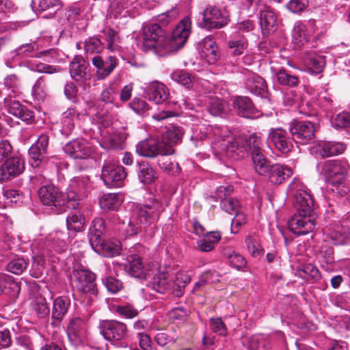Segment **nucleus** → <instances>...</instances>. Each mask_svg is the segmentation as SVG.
Returning a JSON list of instances; mask_svg holds the SVG:
<instances>
[{
	"instance_id": "obj_42",
	"label": "nucleus",
	"mask_w": 350,
	"mask_h": 350,
	"mask_svg": "<svg viewBox=\"0 0 350 350\" xmlns=\"http://www.w3.org/2000/svg\"><path fill=\"white\" fill-rule=\"evenodd\" d=\"M37 44L36 43H29L22 44L19 47L15 49V51L18 53L20 58L22 59L25 57H33L36 56L37 57H42L43 56L46 55L49 53H51L53 50H47L39 52L38 53H35L37 49Z\"/></svg>"
},
{
	"instance_id": "obj_6",
	"label": "nucleus",
	"mask_w": 350,
	"mask_h": 350,
	"mask_svg": "<svg viewBox=\"0 0 350 350\" xmlns=\"http://www.w3.org/2000/svg\"><path fill=\"white\" fill-rule=\"evenodd\" d=\"M349 165L346 160H329L322 166L321 173L329 183L328 191L342 198L349 191L350 180H345L349 174Z\"/></svg>"
},
{
	"instance_id": "obj_19",
	"label": "nucleus",
	"mask_w": 350,
	"mask_h": 350,
	"mask_svg": "<svg viewBox=\"0 0 350 350\" xmlns=\"http://www.w3.org/2000/svg\"><path fill=\"white\" fill-rule=\"evenodd\" d=\"M75 278L76 288L85 293H94L96 286L95 275L87 269L75 270L73 272Z\"/></svg>"
},
{
	"instance_id": "obj_49",
	"label": "nucleus",
	"mask_w": 350,
	"mask_h": 350,
	"mask_svg": "<svg viewBox=\"0 0 350 350\" xmlns=\"http://www.w3.org/2000/svg\"><path fill=\"white\" fill-rule=\"evenodd\" d=\"M297 273L299 277L307 281L317 280L320 278L319 269L312 264L304 265L297 269Z\"/></svg>"
},
{
	"instance_id": "obj_4",
	"label": "nucleus",
	"mask_w": 350,
	"mask_h": 350,
	"mask_svg": "<svg viewBox=\"0 0 350 350\" xmlns=\"http://www.w3.org/2000/svg\"><path fill=\"white\" fill-rule=\"evenodd\" d=\"M68 234L57 230L49 234L44 243H38L32 245L33 262L30 274L36 278H40L45 269L46 259L49 262H56L58 258L51 254L49 248H53L57 253L64 252L68 248Z\"/></svg>"
},
{
	"instance_id": "obj_24",
	"label": "nucleus",
	"mask_w": 350,
	"mask_h": 350,
	"mask_svg": "<svg viewBox=\"0 0 350 350\" xmlns=\"http://www.w3.org/2000/svg\"><path fill=\"white\" fill-rule=\"evenodd\" d=\"M24 170L25 160L21 156L10 158L1 167V175L3 178L6 179L20 175Z\"/></svg>"
},
{
	"instance_id": "obj_37",
	"label": "nucleus",
	"mask_w": 350,
	"mask_h": 350,
	"mask_svg": "<svg viewBox=\"0 0 350 350\" xmlns=\"http://www.w3.org/2000/svg\"><path fill=\"white\" fill-rule=\"evenodd\" d=\"M191 276L185 271H180L176 273L175 279L172 283V293L174 296L180 297L183 294L187 284L190 282Z\"/></svg>"
},
{
	"instance_id": "obj_31",
	"label": "nucleus",
	"mask_w": 350,
	"mask_h": 350,
	"mask_svg": "<svg viewBox=\"0 0 350 350\" xmlns=\"http://www.w3.org/2000/svg\"><path fill=\"white\" fill-rule=\"evenodd\" d=\"M304 63L309 72L319 74L323 71L325 66V57L314 53L306 54Z\"/></svg>"
},
{
	"instance_id": "obj_48",
	"label": "nucleus",
	"mask_w": 350,
	"mask_h": 350,
	"mask_svg": "<svg viewBox=\"0 0 350 350\" xmlns=\"http://www.w3.org/2000/svg\"><path fill=\"white\" fill-rule=\"evenodd\" d=\"M67 229L69 231H82L85 225V217L81 213H73L66 218Z\"/></svg>"
},
{
	"instance_id": "obj_56",
	"label": "nucleus",
	"mask_w": 350,
	"mask_h": 350,
	"mask_svg": "<svg viewBox=\"0 0 350 350\" xmlns=\"http://www.w3.org/2000/svg\"><path fill=\"white\" fill-rule=\"evenodd\" d=\"M104 39L106 42L107 49L111 52L118 50L119 46L117 42V33L111 29H106L103 31Z\"/></svg>"
},
{
	"instance_id": "obj_14",
	"label": "nucleus",
	"mask_w": 350,
	"mask_h": 350,
	"mask_svg": "<svg viewBox=\"0 0 350 350\" xmlns=\"http://www.w3.org/2000/svg\"><path fill=\"white\" fill-rule=\"evenodd\" d=\"M63 149L66 154L75 159H88L94 151L92 144L83 138H77L68 142Z\"/></svg>"
},
{
	"instance_id": "obj_62",
	"label": "nucleus",
	"mask_w": 350,
	"mask_h": 350,
	"mask_svg": "<svg viewBox=\"0 0 350 350\" xmlns=\"http://www.w3.org/2000/svg\"><path fill=\"white\" fill-rule=\"evenodd\" d=\"M7 287L12 290L14 295L18 294L20 291L18 284L13 282L9 276L0 275V295Z\"/></svg>"
},
{
	"instance_id": "obj_28",
	"label": "nucleus",
	"mask_w": 350,
	"mask_h": 350,
	"mask_svg": "<svg viewBox=\"0 0 350 350\" xmlns=\"http://www.w3.org/2000/svg\"><path fill=\"white\" fill-rule=\"evenodd\" d=\"M145 94L149 100L155 104H161L167 98L169 91L164 84L154 81L146 86Z\"/></svg>"
},
{
	"instance_id": "obj_25",
	"label": "nucleus",
	"mask_w": 350,
	"mask_h": 350,
	"mask_svg": "<svg viewBox=\"0 0 350 350\" xmlns=\"http://www.w3.org/2000/svg\"><path fill=\"white\" fill-rule=\"evenodd\" d=\"M124 269L131 276L139 279H145L148 275L142 258L137 254L127 256L126 261L124 264Z\"/></svg>"
},
{
	"instance_id": "obj_10",
	"label": "nucleus",
	"mask_w": 350,
	"mask_h": 350,
	"mask_svg": "<svg viewBox=\"0 0 350 350\" xmlns=\"http://www.w3.org/2000/svg\"><path fill=\"white\" fill-rule=\"evenodd\" d=\"M262 142L256 135H251L249 137L250 150L252 152L254 167L260 175L266 176L271 168L268 159L262 152Z\"/></svg>"
},
{
	"instance_id": "obj_21",
	"label": "nucleus",
	"mask_w": 350,
	"mask_h": 350,
	"mask_svg": "<svg viewBox=\"0 0 350 350\" xmlns=\"http://www.w3.org/2000/svg\"><path fill=\"white\" fill-rule=\"evenodd\" d=\"M70 73L71 77L77 81L85 83L91 78V74L88 69V64L79 55L75 56L70 62Z\"/></svg>"
},
{
	"instance_id": "obj_26",
	"label": "nucleus",
	"mask_w": 350,
	"mask_h": 350,
	"mask_svg": "<svg viewBox=\"0 0 350 350\" xmlns=\"http://www.w3.org/2000/svg\"><path fill=\"white\" fill-rule=\"evenodd\" d=\"M293 174V169L289 166L275 163L271 164V168L266 176L272 184L280 185L289 178Z\"/></svg>"
},
{
	"instance_id": "obj_12",
	"label": "nucleus",
	"mask_w": 350,
	"mask_h": 350,
	"mask_svg": "<svg viewBox=\"0 0 350 350\" xmlns=\"http://www.w3.org/2000/svg\"><path fill=\"white\" fill-rule=\"evenodd\" d=\"M293 141L287 131L281 128L270 129L267 137L268 146L284 154L291 150L293 147Z\"/></svg>"
},
{
	"instance_id": "obj_41",
	"label": "nucleus",
	"mask_w": 350,
	"mask_h": 350,
	"mask_svg": "<svg viewBox=\"0 0 350 350\" xmlns=\"http://www.w3.org/2000/svg\"><path fill=\"white\" fill-rule=\"evenodd\" d=\"M31 6L35 12H55L61 8V3L59 0H31Z\"/></svg>"
},
{
	"instance_id": "obj_18",
	"label": "nucleus",
	"mask_w": 350,
	"mask_h": 350,
	"mask_svg": "<svg viewBox=\"0 0 350 350\" xmlns=\"http://www.w3.org/2000/svg\"><path fill=\"white\" fill-rule=\"evenodd\" d=\"M259 6L260 25L264 35L274 32L278 27L277 16L269 7L262 5Z\"/></svg>"
},
{
	"instance_id": "obj_1",
	"label": "nucleus",
	"mask_w": 350,
	"mask_h": 350,
	"mask_svg": "<svg viewBox=\"0 0 350 350\" xmlns=\"http://www.w3.org/2000/svg\"><path fill=\"white\" fill-rule=\"evenodd\" d=\"M191 28V20L185 17L176 26L169 38L159 25L147 24L143 27L142 34L137 39V45L144 51L153 50L158 56H165L184 46L190 35Z\"/></svg>"
},
{
	"instance_id": "obj_7",
	"label": "nucleus",
	"mask_w": 350,
	"mask_h": 350,
	"mask_svg": "<svg viewBox=\"0 0 350 350\" xmlns=\"http://www.w3.org/2000/svg\"><path fill=\"white\" fill-rule=\"evenodd\" d=\"M202 21L199 26L206 29H220L229 22V13L215 6H208L200 13Z\"/></svg>"
},
{
	"instance_id": "obj_45",
	"label": "nucleus",
	"mask_w": 350,
	"mask_h": 350,
	"mask_svg": "<svg viewBox=\"0 0 350 350\" xmlns=\"http://www.w3.org/2000/svg\"><path fill=\"white\" fill-rule=\"evenodd\" d=\"M138 168V178L141 183L150 184L156 178L154 170L148 163H139Z\"/></svg>"
},
{
	"instance_id": "obj_17",
	"label": "nucleus",
	"mask_w": 350,
	"mask_h": 350,
	"mask_svg": "<svg viewBox=\"0 0 350 350\" xmlns=\"http://www.w3.org/2000/svg\"><path fill=\"white\" fill-rule=\"evenodd\" d=\"M183 135V129L178 126H173L164 131L159 137L161 144L163 145V155H171L174 153L173 146L178 143Z\"/></svg>"
},
{
	"instance_id": "obj_58",
	"label": "nucleus",
	"mask_w": 350,
	"mask_h": 350,
	"mask_svg": "<svg viewBox=\"0 0 350 350\" xmlns=\"http://www.w3.org/2000/svg\"><path fill=\"white\" fill-rule=\"evenodd\" d=\"M82 195L80 193H78L74 189H71V187H68L67 189L66 195H64V198L66 200V206L65 209L66 208L70 209H75L79 206V196Z\"/></svg>"
},
{
	"instance_id": "obj_35",
	"label": "nucleus",
	"mask_w": 350,
	"mask_h": 350,
	"mask_svg": "<svg viewBox=\"0 0 350 350\" xmlns=\"http://www.w3.org/2000/svg\"><path fill=\"white\" fill-rule=\"evenodd\" d=\"M123 196L122 193H109L103 195L100 198L99 204L103 210L116 211L122 204Z\"/></svg>"
},
{
	"instance_id": "obj_9",
	"label": "nucleus",
	"mask_w": 350,
	"mask_h": 350,
	"mask_svg": "<svg viewBox=\"0 0 350 350\" xmlns=\"http://www.w3.org/2000/svg\"><path fill=\"white\" fill-rule=\"evenodd\" d=\"M38 196L44 204L54 206L57 213L65 211L64 194L53 185L49 184L41 187L38 191Z\"/></svg>"
},
{
	"instance_id": "obj_34",
	"label": "nucleus",
	"mask_w": 350,
	"mask_h": 350,
	"mask_svg": "<svg viewBox=\"0 0 350 350\" xmlns=\"http://www.w3.org/2000/svg\"><path fill=\"white\" fill-rule=\"evenodd\" d=\"M8 111L10 114L24 122H29L34 117L33 111L16 100L10 102L8 105Z\"/></svg>"
},
{
	"instance_id": "obj_61",
	"label": "nucleus",
	"mask_w": 350,
	"mask_h": 350,
	"mask_svg": "<svg viewBox=\"0 0 350 350\" xmlns=\"http://www.w3.org/2000/svg\"><path fill=\"white\" fill-rule=\"evenodd\" d=\"M27 263L23 258H16L10 262L7 270L14 274L19 275L27 268Z\"/></svg>"
},
{
	"instance_id": "obj_40",
	"label": "nucleus",
	"mask_w": 350,
	"mask_h": 350,
	"mask_svg": "<svg viewBox=\"0 0 350 350\" xmlns=\"http://www.w3.org/2000/svg\"><path fill=\"white\" fill-rule=\"evenodd\" d=\"M292 38L293 42L297 46H303L308 42L309 36L306 30V27L301 21L295 23L292 31Z\"/></svg>"
},
{
	"instance_id": "obj_15",
	"label": "nucleus",
	"mask_w": 350,
	"mask_h": 350,
	"mask_svg": "<svg viewBox=\"0 0 350 350\" xmlns=\"http://www.w3.org/2000/svg\"><path fill=\"white\" fill-rule=\"evenodd\" d=\"M91 60L93 66L96 68V76L98 80L107 78L118 66V59L112 55L104 59L100 55H95L91 57Z\"/></svg>"
},
{
	"instance_id": "obj_46",
	"label": "nucleus",
	"mask_w": 350,
	"mask_h": 350,
	"mask_svg": "<svg viewBox=\"0 0 350 350\" xmlns=\"http://www.w3.org/2000/svg\"><path fill=\"white\" fill-rule=\"evenodd\" d=\"M208 110L212 116H221L227 113L228 106L226 103L221 99L211 97L208 103Z\"/></svg>"
},
{
	"instance_id": "obj_29",
	"label": "nucleus",
	"mask_w": 350,
	"mask_h": 350,
	"mask_svg": "<svg viewBox=\"0 0 350 350\" xmlns=\"http://www.w3.org/2000/svg\"><path fill=\"white\" fill-rule=\"evenodd\" d=\"M168 271L165 268L159 267L150 282V286L156 292L165 293L172 285L168 280Z\"/></svg>"
},
{
	"instance_id": "obj_50",
	"label": "nucleus",
	"mask_w": 350,
	"mask_h": 350,
	"mask_svg": "<svg viewBox=\"0 0 350 350\" xmlns=\"http://www.w3.org/2000/svg\"><path fill=\"white\" fill-rule=\"evenodd\" d=\"M171 79L182 85L189 88L193 81V77L185 70H178L171 74Z\"/></svg>"
},
{
	"instance_id": "obj_60",
	"label": "nucleus",
	"mask_w": 350,
	"mask_h": 350,
	"mask_svg": "<svg viewBox=\"0 0 350 350\" xmlns=\"http://www.w3.org/2000/svg\"><path fill=\"white\" fill-rule=\"evenodd\" d=\"M209 325L211 330L220 336H226L228 334L227 327L221 318L210 319Z\"/></svg>"
},
{
	"instance_id": "obj_2",
	"label": "nucleus",
	"mask_w": 350,
	"mask_h": 350,
	"mask_svg": "<svg viewBox=\"0 0 350 350\" xmlns=\"http://www.w3.org/2000/svg\"><path fill=\"white\" fill-rule=\"evenodd\" d=\"M287 193L293 198L297 207L296 213L288 221L290 230L298 235L312 232L316 226V217L310 191L299 178H295L288 187Z\"/></svg>"
},
{
	"instance_id": "obj_59",
	"label": "nucleus",
	"mask_w": 350,
	"mask_h": 350,
	"mask_svg": "<svg viewBox=\"0 0 350 350\" xmlns=\"http://www.w3.org/2000/svg\"><path fill=\"white\" fill-rule=\"evenodd\" d=\"M220 206L225 212L233 214L240 209V203L232 198H224L221 200Z\"/></svg>"
},
{
	"instance_id": "obj_3",
	"label": "nucleus",
	"mask_w": 350,
	"mask_h": 350,
	"mask_svg": "<svg viewBox=\"0 0 350 350\" xmlns=\"http://www.w3.org/2000/svg\"><path fill=\"white\" fill-rule=\"evenodd\" d=\"M199 138L211 141L212 149L217 157L226 156L232 160H239L247 155L249 139L234 137L227 126L218 125L202 126Z\"/></svg>"
},
{
	"instance_id": "obj_23",
	"label": "nucleus",
	"mask_w": 350,
	"mask_h": 350,
	"mask_svg": "<svg viewBox=\"0 0 350 350\" xmlns=\"http://www.w3.org/2000/svg\"><path fill=\"white\" fill-rule=\"evenodd\" d=\"M66 332L72 343L75 345L81 343L85 338L86 333L84 321L78 317L70 319L66 329Z\"/></svg>"
},
{
	"instance_id": "obj_44",
	"label": "nucleus",
	"mask_w": 350,
	"mask_h": 350,
	"mask_svg": "<svg viewBox=\"0 0 350 350\" xmlns=\"http://www.w3.org/2000/svg\"><path fill=\"white\" fill-rule=\"evenodd\" d=\"M44 340L40 335H37L33 338L28 336H21L16 339V343L18 346V350H36L38 347V344Z\"/></svg>"
},
{
	"instance_id": "obj_51",
	"label": "nucleus",
	"mask_w": 350,
	"mask_h": 350,
	"mask_svg": "<svg viewBox=\"0 0 350 350\" xmlns=\"http://www.w3.org/2000/svg\"><path fill=\"white\" fill-rule=\"evenodd\" d=\"M161 157L158 160V165L161 169L170 174H175L179 172L178 164L167 157V155L161 154Z\"/></svg>"
},
{
	"instance_id": "obj_13",
	"label": "nucleus",
	"mask_w": 350,
	"mask_h": 350,
	"mask_svg": "<svg viewBox=\"0 0 350 350\" xmlns=\"http://www.w3.org/2000/svg\"><path fill=\"white\" fill-rule=\"evenodd\" d=\"M126 177L124 168L114 163H105L102 169L101 178L107 187H120Z\"/></svg>"
},
{
	"instance_id": "obj_53",
	"label": "nucleus",
	"mask_w": 350,
	"mask_h": 350,
	"mask_svg": "<svg viewBox=\"0 0 350 350\" xmlns=\"http://www.w3.org/2000/svg\"><path fill=\"white\" fill-rule=\"evenodd\" d=\"M331 124L335 129H350V113L342 112L331 119Z\"/></svg>"
},
{
	"instance_id": "obj_63",
	"label": "nucleus",
	"mask_w": 350,
	"mask_h": 350,
	"mask_svg": "<svg viewBox=\"0 0 350 350\" xmlns=\"http://www.w3.org/2000/svg\"><path fill=\"white\" fill-rule=\"evenodd\" d=\"M308 0H291L286 4V8L292 13L300 14L308 6Z\"/></svg>"
},
{
	"instance_id": "obj_47",
	"label": "nucleus",
	"mask_w": 350,
	"mask_h": 350,
	"mask_svg": "<svg viewBox=\"0 0 350 350\" xmlns=\"http://www.w3.org/2000/svg\"><path fill=\"white\" fill-rule=\"evenodd\" d=\"M31 307L39 317H45L49 314V306L46 299L42 296L36 297L31 301Z\"/></svg>"
},
{
	"instance_id": "obj_38",
	"label": "nucleus",
	"mask_w": 350,
	"mask_h": 350,
	"mask_svg": "<svg viewBox=\"0 0 350 350\" xmlns=\"http://www.w3.org/2000/svg\"><path fill=\"white\" fill-rule=\"evenodd\" d=\"M222 254L228 260L229 264L237 269L246 266L247 262L245 258L231 247H226L223 250Z\"/></svg>"
},
{
	"instance_id": "obj_39",
	"label": "nucleus",
	"mask_w": 350,
	"mask_h": 350,
	"mask_svg": "<svg viewBox=\"0 0 350 350\" xmlns=\"http://www.w3.org/2000/svg\"><path fill=\"white\" fill-rule=\"evenodd\" d=\"M70 300L66 297H58L53 301L52 308V318L58 321H62L67 314Z\"/></svg>"
},
{
	"instance_id": "obj_32",
	"label": "nucleus",
	"mask_w": 350,
	"mask_h": 350,
	"mask_svg": "<svg viewBox=\"0 0 350 350\" xmlns=\"http://www.w3.org/2000/svg\"><path fill=\"white\" fill-rule=\"evenodd\" d=\"M327 238L334 245H343L349 237L348 229L340 224L328 228L326 232Z\"/></svg>"
},
{
	"instance_id": "obj_8",
	"label": "nucleus",
	"mask_w": 350,
	"mask_h": 350,
	"mask_svg": "<svg viewBox=\"0 0 350 350\" xmlns=\"http://www.w3.org/2000/svg\"><path fill=\"white\" fill-rule=\"evenodd\" d=\"M100 333L113 345L124 340L127 336L126 325L115 320H105L99 323Z\"/></svg>"
},
{
	"instance_id": "obj_36",
	"label": "nucleus",
	"mask_w": 350,
	"mask_h": 350,
	"mask_svg": "<svg viewBox=\"0 0 350 350\" xmlns=\"http://www.w3.org/2000/svg\"><path fill=\"white\" fill-rule=\"evenodd\" d=\"M346 146L340 142H324L319 144L318 151L323 157H329L342 154Z\"/></svg>"
},
{
	"instance_id": "obj_16",
	"label": "nucleus",
	"mask_w": 350,
	"mask_h": 350,
	"mask_svg": "<svg viewBox=\"0 0 350 350\" xmlns=\"http://www.w3.org/2000/svg\"><path fill=\"white\" fill-rule=\"evenodd\" d=\"M137 153L142 157L154 158L164 152L159 137H149L139 142L136 146Z\"/></svg>"
},
{
	"instance_id": "obj_11",
	"label": "nucleus",
	"mask_w": 350,
	"mask_h": 350,
	"mask_svg": "<svg viewBox=\"0 0 350 350\" xmlns=\"http://www.w3.org/2000/svg\"><path fill=\"white\" fill-rule=\"evenodd\" d=\"M288 129L293 140L297 143L308 144L314 139L316 128L311 122L293 120L290 122Z\"/></svg>"
},
{
	"instance_id": "obj_64",
	"label": "nucleus",
	"mask_w": 350,
	"mask_h": 350,
	"mask_svg": "<svg viewBox=\"0 0 350 350\" xmlns=\"http://www.w3.org/2000/svg\"><path fill=\"white\" fill-rule=\"evenodd\" d=\"M129 107L136 113L143 115L147 112L150 107L148 104L144 100L139 98H134L129 103Z\"/></svg>"
},
{
	"instance_id": "obj_54",
	"label": "nucleus",
	"mask_w": 350,
	"mask_h": 350,
	"mask_svg": "<svg viewBox=\"0 0 350 350\" xmlns=\"http://www.w3.org/2000/svg\"><path fill=\"white\" fill-rule=\"evenodd\" d=\"M228 46L234 55H242L247 46V42L244 37L234 38L229 41Z\"/></svg>"
},
{
	"instance_id": "obj_43",
	"label": "nucleus",
	"mask_w": 350,
	"mask_h": 350,
	"mask_svg": "<svg viewBox=\"0 0 350 350\" xmlns=\"http://www.w3.org/2000/svg\"><path fill=\"white\" fill-rule=\"evenodd\" d=\"M275 77L278 83L283 86L295 88L299 83L298 77L289 73L284 68H280L276 71Z\"/></svg>"
},
{
	"instance_id": "obj_20",
	"label": "nucleus",
	"mask_w": 350,
	"mask_h": 350,
	"mask_svg": "<svg viewBox=\"0 0 350 350\" xmlns=\"http://www.w3.org/2000/svg\"><path fill=\"white\" fill-rule=\"evenodd\" d=\"M49 144V137L42 134L38 138L36 142L29 149L30 157L29 163L33 167H38L44 157V154Z\"/></svg>"
},
{
	"instance_id": "obj_57",
	"label": "nucleus",
	"mask_w": 350,
	"mask_h": 350,
	"mask_svg": "<svg viewBox=\"0 0 350 350\" xmlns=\"http://www.w3.org/2000/svg\"><path fill=\"white\" fill-rule=\"evenodd\" d=\"M85 51L88 55H98L103 49V44L101 41L97 38H91L89 40L85 42L84 46Z\"/></svg>"
},
{
	"instance_id": "obj_5",
	"label": "nucleus",
	"mask_w": 350,
	"mask_h": 350,
	"mask_svg": "<svg viewBox=\"0 0 350 350\" xmlns=\"http://www.w3.org/2000/svg\"><path fill=\"white\" fill-rule=\"evenodd\" d=\"M163 210V204L154 197L148 198L144 204L137 206L124 229L126 234L135 235L154 224Z\"/></svg>"
},
{
	"instance_id": "obj_30",
	"label": "nucleus",
	"mask_w": 350,
	"mask_h": 350,
	"mask_svg": "<svg viewBox=\"0 0 350 350\" xmlns=\"http://www.w3.org/2000/svg\"><path fill=\"white\" fill-rule=\"evenodd\" d=\"M92 247L96 252L105 257L114 256L118 254L122 249L120 241L115 239L99 241L98 245L96 246L92 243Z\"/></svg>"
},
{
	"instance_id": "obj_52",
	"label": "nucleus",
	"mask_w": 350,
	"mask_h": 350,
	"mask_svg": "<svg viewBox=\"0 0 350 350\" xmlns=\"http://www.w3.org/2000/svg\"><path fill=\"white\" fill-rule=\"evenodd\" d=\"M69 186L78 193L85 194L90 187V181L86 176L75 177L70 180Z\"/></svg>"
},
{
	"instance_id": "obj_33",
	"label": "nucleus",
	"mask_w": 350,
	"mask_h": 350,
	"mask_svg": "<svg viewBox=\"0 0 350 350\" xmlns=\"http://www.w3.org/2000/svg\"><path fill=\"white\" fill-rule=\"evenodd\" d=\"M79 118V113L75 108H68L62 113L61 129L62 133L68 135L75 128Z\"/></svg>"
},
{
	"instance_id": "obj_22",
	"label": "nucleus",
	"mask_w": 350,
	"mask_h": 350,
	"mask_svg": "<svg viewBox=\"0 0 350 350\" xmlns=\"http://www.w3.org/2000/svg\"><path fill=\"white\" fill-rule=\"evenodd\" d=\"M234 109L239 116L254 119L260 116V112L254 107L251 99L247 96H238L233 102Z\"/></svg>"
},
{
	"instance_id": "obj_27",
	"label": "nucleus",
	"mask_w": 350,
	"mask_h": 350,
	"mask_svg": "<svg viewBox=\"0 0 350 350\" xmlns=\"http://www.w3.org/2000/svg\"><path fill=\"white\" fill-rule=\"evenodd\" d=\"M243 75L245 88L250 92L256 95H262L265 93L266 84L261 77L250 70H246Z\"/></svg>"
},
{
	"instance_id": "obj_55",
	"label": "nucleus",
	"mask_w": 350,
	"mask_h": 350,
	"mask_svg": "<svg viewBox=\"0 0 350 350\" xmlns=\"http://www.w3.org/2000/svg\"><path fill=\"white\" fill-rule=\"evenodd\" d=\"M245 243L252 256L256 258L262 255L263 250L257 239L248 236L245 238Z\"/></svg>"
}]
</instances>
